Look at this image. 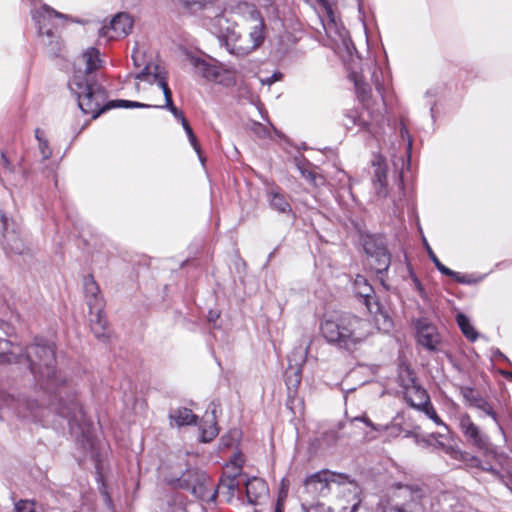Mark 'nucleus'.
<instances>
[{
	"mask_svg": "<svg viewBox=\"0 0 512 512\" xmlns=\"http://www.w3.org/2000/svg\"><path fill=\"white\" fill-rule=\"evenodd\" d=\"M24 361L36 384L48 393H55L58 402L54 410L67 420L71 433L84 435L88 430L85 413L74 394L66 386L65 377L56 368L55 346L48 340L36 337L25 349L18 343L0 339V363H21Z\"/></svg>",
	"mask_w": 512,
	"mask_h": 512,
	"instance_id": "obj_1",
	"label": "nucleus"
},
{
	"mask_svg": "<svg viewBox=\"0 0 512 512\" xmlns=\"http://www.w3.org/2000/svg\"><path fill=\"white\" fill-rule=\"evenodd\" d=\"M99 51L96 48L87 49L78 60L79 69L75 71L69 83L71 92L78 100V106L84 114L91 115L96 119L101 113L111 108H167L177 119L184 117L173 104L172 92L168 87L165 71L154 63H147L145 67L136 74V79L146 81L150 84H157L162 90L165 98V105H149L129 100H113L106 102L107 94L104 88L96 82L92 73L101 66Z\"/></svg>",
	"mask_w": 512,
	"mask_h": 512,
	"instance_id": "obj_2",
	"label": "nucleus"
},
{
	"mask_svg": "<svg viewBox=\"0 0 512 512\" xmlns=\"http://www.w3.org/2000/svg\"><path fill=\"white\" fill-rule=\"evenodd\" d=\"M234 13L248 31L247 36L236 30L239 24L233 21L226 11L211 20L210 28L230 54L244 57L264 42L265 23L257 8L248 3L238 4Z\"/></svg>",
	"mask_w": 512,
	"mask_h": 512,
	"instance_id": "obj_3",
	"label": "nucleus"
},
{
	"mask_svg": "<svg viewBox=\"0 0 512 512\" xmlns=\"http://www.w3.org/2000/svg\"><path fill=\"white\" fill-rule=\"evenodd\" d=\"M381 506L382 512H439L438 499L420 484H397Z\"/></svg>",
	"mask_w": 512,
	"mask_h": 512,
	"instance_id": "obj_4",
	"label": "nucleus"
},
{
	"mask_svg": "<svg viewBox=\"0 0 512 512\" xmlns=\"http://www.w3.org/2000/svg\"><path fill=\"white\" fill-rule=\"evenodd\" d=\"M341 483H343V478L329 470L319 471L308 476L304 481L301 496L310 505L308 512L314 511L315 506L313 502L316 499L327 496L330 492H333L334 486H339ZM344 484H347L352 489V492L356 491L353 484H349L346 481H344Z\"/></svg>",
	"mask_w": 512,
	"mask_h": 512,
	"instance_id": "obj_5",
	"label": "nucleus"
},
{
	"mask_svg": "<svg viewBox=\"0 0 512 512\" xmlns=\"http://www.w3.org/2000/svg\"><path fill=\"white\" fill-rule=\"evenodd\" d=\"M343 323L342 349L348 352L357 350L377 328L369 320L349 312H343Z\"/></svg>",
	"mask_w": 512,
	"mask_h": 512,
	"instance_id": "obj_6",
	"label": "nucleus"
},
{
	"mask_svg": "<svg viewBox=\"0 0 512 512\" xmlns=\"http://www.w3.org/2000/svg\"><path fill=\"white\" fill-rule=\"evenodd\" d=\"M189 61L194 68L195 74L203 77L207 81L225 87H231L236 84V71L232 68L195 56L189 57Z\"/></svg>",
	"mask_w": 512,
	"mask_h": 512,
	"instance_id": "obj_7",
	"label": "nucleus"
},
{
	"mask_svg": "<svg viewBox=\"0 0 512 512\" xmlns=\"http://www.w3.org/2000/svg\"><path fill=\"white\" fill-rule=\"evenodd\" d=\"M32 18L35 21L39 36L42 38L45 45L51 46L54 51L58 46L56 36L57 19H64L66 16L53 10L48 5H42L39 9H34L31 12Z\"/></svg>",
	"mask_w": 512,
	"mask_h": 512,
	"instance_id": "obj_8",
	"label": "nucleus"
},
{
	"mask_svg": "<svg viewBox=\"0 0 512 512\" xmlns=\"http://www.w3.org/2000/svg\"><path fill=\"white\" fill-rule=\"evenodd\" d=\"M354 291L356 295L364 299V304L366 305L368 311L374 315V322L379 330H389L391 327V320L387 313L381 310L378 303L373 302V288L367 282L366 278L357 275L354 280Z\"/></svg>",
	"mask_w": 512,
	"mask_h": 512,
	"instance_id": "obj_9",
	"label": "nucleus"
},
{
	"mask_svg": "<svg viewBox=\"0 0 512 512\" xmlns=\"http://www.w3.org/2000/svg\"><path fill=\"white\" fill-rule=\"evenodd\" d=\"M179 485L190 489L191 493L203 502H215L218 490L212 479L204 473L189 471L179 479Z\"/></svg>",
	"mask_w": 512,
	"mask_h": 512,
	"instance_id": "obj_10",
	"label": "nucleus"
},
{
	"mask_svg": "<svg viewBox=\"0 0 512 512\" xmlns=\"http://www.w3.org/2000/svg\"><path fill=\"white\" fill-rule=\"evenodd\" d=\"M457 421L461 432L471 445L485 452L491 449L489 437L472 421L470 415L459 413Z\"/></svg>",
	"mask_w": 512,
	"mask_h": 512,
	"instance_id": "obj_11",
	"label": "nucleus"
},
{
	"mask_svg": "<svg viewBox=\"0 0 512 512\" xmlns=\"http://www.w3.org/2000/svg\"><path fill=\"white\" fill-rule=\"evenodd\" d=\"M322 3L325 5L328 16V20L322 23L326 35L332 40L337 49L343 47L351 54V49H354V47L348 32L335 21L332 9L325 4V1Z\"/></svg>",
	"mask_w": 512,
	"mask_h": 512,
	"instance_id": "obj_12",
	"label": "nucleus"
},
{
	"mask_svg": "<svg viewBox=\"0 0 512 512\" xmlns=\"http://www.w3.org/2000/svg\"><path fill=\"white\" fill-rule=\"evenodd\" d=\"M343 328V313L326 315L320 324L324 339L339 349H342Z\"/></svg>",
	"mask_w": 512,
	"mask_h": 512,
	"instance_id": "obj_13",
	"label": "nucleus"
},
{
	"mask_svg": "<svg viewBox=\"0 0 512 512\" xmlns=\"http://www.w3.org/2000/svg\"><path fill=\"white\" fill-rule=\"evenodd\" d=\"M133 20L127 13H118L110 21L109 25H104L99 30L100 37L108 40L126 37L132 30Z\"/></svg>",
	"mask_w": 512,
	"mask_h": 512,
	"instance_id": "obj_14",
	"label": "nucleus"
},
{
	"mask_svg": "<svg viewBox=\"0 0 512 512\" xmlns=\"http://www.w3.org/2000/svg\"><path fill=\"white\" fill-rule=\"evenodd\" d=\"M37 404L35 401L26 399H15L10 394H0V410L8 409L13 410L17 415L23 418H36L37 414L35 408Z\"/></svg>",
	"mask_w": 512,
	"mask_h": 512,
	"instance_id": "obj_15",
	"label": "nucleus"
},
{
	"mask_svg": "<svg viewBox=\"0 0 512 512\" xmlns=\"http://www.w3.org/2000/svg\"><path fill=\"white\" fill-rule=\"evenodd\" d=\"M379 118L371 115L370 111L364 110L358 112L357 110H349L345 114L344 125L347 129H352L358 126L360 129H365L370 133H376L375 126L379 124Z\"/></svg>",
	"mask_w": 512,
	"mask_h": 512,
	"instance_id": "obj_16",
	"label": "nucleus"
},
{
	"mask_svg": "<svg viewBox=\"0 0 512 512\" xmlns=\"http://www.w3.org/2000/svg\"><path fill=\"white\" fill-rule=\"evenodd\" d=\"M415 326L419 344L428 350H435L437 345L440 343V337L436 327L426 319L417 320Z\"/></svg>",
	"mask_w": 512,
	"mask_h": 512,
	"instance_id": "obj_17",
	"label": "nucleus"
},
{
	"mask_svg": "<svg viewBox=\"0 0 512 512\" xmlns=\"http://www.w3.org/2000/svg\"><path fill=\"white\" fill-rule=\"evenodd\" d=\"M409 383L404 385V395L407 402L414 408L421 409L428 404L429 396L424 388L418 385L408 371Z\"/></svg>",
	"mask_w": 512,
	"mask_h": 512,
	"instance_id": "obj_18",
	"label": "nucleus"
},
{
	"mask_svg": "<svg viewBox=\"0 0 512 512\" xmlns=\"http://www.w3.org/2000/svg\"><path fill=\"white\" fill-rule=\"evenodd\" d=\"M83 284L86 304L89 307L90 314H94V311H103L104 301L94 278L91 275L86 276Z\"/></svg>",
	"mask_w": 512,
	"mask_h": 512,
	"instance_id": "obj_19",
	"label": "nucleus"
},
{
	"mask_svg": "<svg viewBox=\"0 0 512 512\" xmlns=\"http://www.w3.org/2000/svg\"><path fill=\"white\" fill-rule=\"evenodd\" d=\"M461 394L469 404L491 417L494 422L498 425L501 433H504L502 426L498 422L497 414L494 412L492 406L482 397L474 393V390L470 387H462Z\"/></svg>",
	"mask_w": 512,
	"mask_h": 512,
	"instance_id": "obj_20",
	"label": "nucleus"
},
{
	"mask_svg": "<svg viewBox=\"0 0 512 512\" xmlns=\"http://www.w3.org/2000/svg\"><path fill=\"white\" fill-rule=\"evenodd\" d=\"M246 496L250 504H259L269 493L266 482L258 477L248 479L245 483Z\"/></svg>",
	"mask_w": 512,
	"mask_h": 512,
	"instance_id": "obj_21",
	"label": "nucleus"
},
{
	"mask_svg": "<svg viewBox=\"0 0 512 512\" xmlns=\"http://www.w3.org/2000/svg\"><path fill=\"white\" fill-rule=\"evenodd\" d=\"M267 198L270 207L278 213L290 215L292 207L287 195L278 186H272L267 191Z\"/></svg>",
	"mask_w": 512,
	"mask_h": 512,
	"instance_id": "obj_22",
	"label": "nucleus"
},
{
	"mask_svg": "<svg viewBox=\"0 0 512 512\" xmlns=\"http://www.w3.org/2000/svg\"><path fill=\"white\" fill-rule=\"evenodd\" d=\"M364 249L369 256V265L372 269L377 273H382L388 269L390 265V255L385 247L378 246L375 251L372 252L370 244L365 243Z\"/></svg>",
	"mask_w": 512,
	"mask_h": 512,
	"instance_id": "obj_23",
	"label": "nucleus"
},
{
	"mask_svg": "<svg viewBox=\"0 0 512 512\" xmlns=\"http://www.w3.org/2000/svg\"><path fill=\"white\" fill-rule=\"evenodd\" d=\"M90 321L92 332L98 339L104 340L109 336L107 320L103 311H94V314H91Z\"/></svg>",
	"mask_w": 512,
	"mask_h": 512,
	"instance_id": "obj_24",
	"label": "nucleus"
},
{
	"mask_svg": "<svg viewBox=\"0 0 512 512\" xmlns=\"http://www.w3.org/2000/svg\"><path fill=\"white\" fill-rule=\"evenodd\" d=\"M196 418V415L187 408L174 409L169 414L171 425L174 423L178 427L193 424Z\"/></svg>",
	"mask_w": 512,
	"mask_h": 512,
	"instance_id": "obj_25",
	"label": "nucleus"
},
{
	"mask_svg": "<svg viewBox=\"0 0 512 512\" xmlns=\"http://www.w3.org/2000/svg\"><path fill=\"white\" fill-rule=\"evenodd\" d=\"M373 185L377 195L383 197L387 195V171L380 163L375 165Z\"/></svg>",
	"mask_w": 512,
	"mask_h": 512,
	"instance_id": "obj_26",
	"label": "nucleus"
},
{
	"mask_svg": "<svg viewBox=\"0 0 512 512\" xmlns=\"http://www.w3.org/2000/svg\"><path fill=\"white\" fill-rule=\"evenodd\" d=\"M438 446H440L447 454H449L453 459L461 460V461H468L472 466H479L480 459L471 456L466 452L461 451L460 449L453 447V446H447L444 445L441 442H438Z\"/></svg>",
	"mask_w": 512,
	"mask_h": 512,
	"instance_id": "obj_27",
	"label": "nucleus"
},
{
	"mask_svg": "<svg viewBox=\"0 0 512 512\" xmlns=\"http://www.w3.org/2000/svg\"><path fill=\"white\" fill-rule=\"evenodd\" d=\"M456 321L462 333L465 335L467 339L471 341H475L477 339L478 334L466 315L462 313L457 314Z\"/></svg>",
	"mask_w": 512,
	"mask_h": 512,
	"instance_id": "obj_28",
	"label": "nucleus"
},
{
	"mask_svg": "<svg viewBox=\"0 0 512 512\" xmlns=\"http://www.w3.org/2000/svg\"><path fill=\"white\" fill-rule=\"evenodd\" d=\"M285 382L288 390L296 391L301 382L300 367H289L285 372Z\"/></svg>",
	"mask_w": 512,
	"mask_h": 512,
	"instance_id": "obj_29",
	"label": "nucleus"
},
{
	"mask_svg": "<svg viewBox=\"0 0 512 512\" xmlns=\"http://www.w3.org/2000/svg\"><path fill=\"white\" fill-rule=\"evenodd\" d=\"M5 248L15 254H22L24 252V244L15 233H7L4 235Z\"/></svg>",
	"mask_w": 512,
	"mask_h": 512,
	"instance_id": "obj_30",
	"label": "nucleus"
},
{
	"mask_svg": "<svg viewBox=\"0 0 512 512\" xmlns=\"http://www.w3.org/2000/svg\"><path fill=\"white\" fill-rule=\"evenodd\" d=\"M35 137H36V139L39 142V150H40V153L42 155V158L44 160L49 159L51 154H52V150L49 147V142H48V140H47V138L45 136L44 131L41 130L40 128H37L35 130Z\"/></svg>",
	"mask_w": 512,
	"mask_h": 512,
	"instance_id": "obj_31",
	"label": "nucleus"
},
{
	"mask_svg": "<svg viewBox=\"0 0 512 512\" xmlns=\"http://www.w3.org/2000/svg\"><path fill=\"white\" fill-rule=\"evenodd\" d=\"M238 485L239 482L235 477H229L220 481L218 490L223 494L226 493L228 500H230L233 497V493L237 489Z\"/></svg>",
	"mask_w": 512,
	"mask_h": 512,
	"instance_id": "obj_32",
	"label": "nucleus"
},
{
	"mask_svg": "<svg viewBox=\"0 0 512 512\" xmlns=\"http://www.w3.org/2000/svg\"><path fill=\"white\" fill-rule=\"evenodd\" d=\"M210 424L207 427H201V439L203 442H209L214 439L218 434L216 427L215 417L212 416L209 420Z\"/></svg>",
	"mask_w": 512,
	"mask_h": 512,
	"instance_id": "obj_33",
	"label": "nucleus"
},
{
	"mask_svg": "<svg viewBox=\"0 0 512 512\" xmlns=\"http://www.w3.org/2000/svg\"><path fill=\"white\" fill-rule=\"evenodd\" d=\"M420 410H422L435 424L439 426H443L446 431H448V426L441 420V418L437 415L434 407L431 405L430 401L428 404L423 406Z\"/></svg>",
	"mask_w": 512,
	"mask_h": 512,
	"instance_id": "obj_34",
	"label": "nucleus"
},
{
	"mask_svg": "<svg viewBox=\"0 0 512 512\" xmlns=\"http://www.w3.org/2000/svg\"><path fill=\"white\" fill-rule=\"evenodd\" d=\"M15 512H41L37 504L30 500H20L15 503Z\"/></svg>",
	"mask_w": 512,
	"mask_h": 512,
	"instance_id": "obj_35",
	"label": "nucleus"
},
{
	"mask_svg": "<svg viewBox=\"0 0 512 512\" xmlns=\"http://www.w3.org/2000/svg\"><path fill=\"white\" fill-rule=\"evenodd\" d=\"M180 3L189 10L200 9L208 4L213 3L214 0H179Z\"/></svg>",
	"mask_w": 512,
	"mask_h": 512,
	"instance_id": "obj_36",
	"label": "nucleus"
},
{
	"mask_svg": "<svg viewBox=\"0 0 512 512\" xmlns=\"http://www.w3.org/2000/svg\"><path fill=\"white\" fill-rule=\"evenodd\" d=\"M436 268L444 275L453 277L455 280H457L460 283H467V281L461 277L457 272H454L453 270L449 269L445 265H443L441 262L436 265Z\"/></svg>",
	"mask_w": 512,
	"mask_h": 512,
	"instance_id": "obj_37",
	"label": "nucleus"
},
{
	"mask_svg": "<svg viewBox=\"0 0 512 512\" xmlns=\"http://www.w3.org/2000/svg\"><path fill=\"white\" fill-rule=\"evenodd\" d=\"M356 421L363 422L366 426L372 428L375 431H381V430L387 429V426L375 425L366 415H362V416L353 418L351 420V423H354Z\"/></svg>",
	"mask_w": 512,
	"mask_h": 512,
	"instance_id": "obj_38",
	"label": "nucleus"
},
{
	"mask_svg": "<svg viewBox=\"0 0 512 512\" xmlns=\"http://www.w3.org/2000/svg\"><path fill=\"white\" fill-rule=\"evenodd\" d=\"M252 130L256 136L259 138H266L270 135V130L267 126H264L260 123H254Z\"/></svg>",
	"mask_w": 512,
	"mask_h": 512,
	"instance_id": "obj_39",
	"label": "nucleus"
},
{
	"mask_svg": "<svg viewBox=\"0 0 512 512\" xmlns=\"http://www.w3.org/2000/svg\"><path fill=\"white\" fill-rule=\"evenodd\" d=\"M351 76L353 77L355 87L359 93H362L363 95L368 92V86L362 82L361 77H359L356 73H352Z\"/></svg>",
	"mask_w": 512,
	"mask_h": 512,
	"instance_id": "obj_40",
	"label": "nucleus"
},
{
	"mask_svg": "<svg viewBox=\"0 0 512 512\" xmlns=\"http://www.w3.org/2000/svg\"><path fill=\"white\" fill-rule=\"evenodd\" d=\"M239 437V433L237 430L230 432L228 436L222 438L223 445L226 447L232 446L233 442L236 441Z\"/></svg>",
	"mask_w": 512,
	"mask_h": 512,
	"instance_id": "obj_41",
	"label": "nucleus"
},
{
	"mask_svg": "<svg viewBox=\"0 0 512 512\" xmlns=\"http://www.w3.org/2000/svg\"><path fill=\"white\" fill-rule=\"evenodd\" d=\"M189 142L190 144L192 145L193 149L197 152V154L199 155L200 157V160L203 162L204 159L201 157V149H200V145L197 141V138L196 136L193 134L192 136H190L189 138Z\"/></svg>",
	"mask_w": 512,
	"mask_h": 512,
	"instance_id": "obj_42",
	"label": "nucleus"
},
{
	"mask_svg": "<svg viewBox=\"0 0 512 512\" xmlns=\"http://www.w3.org/2000/svg\"><path fill=\"white\" fill-rule=\"evenodd\" d=\"M219 317L220 313L218 311L210 310L208 312L207 318L209 322L215 323Z\"/></svg>",
	"mask_w": 512,
	"mask_h": 512,
	"instance_id": "obj_43",
	"label": "nucleus"
},
{
	"mask_svg": "<svg viewBox=\"0 0 512 512\" xmlns=\"http://www.w3.org/2000/svg\"><path fill=\"white\" fill-rule=\"evenodd\" d=\"M427 251H428L429 258L432 260V262L435 264V266L437 264H439L440 260L437 258V256L435 255V253L432 251V249L429 246L427 247Z\"/></svg>",
	"mask_w": 512,
	"mask_h": 512,
	"instance_id": "obj_44",
	"label": "nucleus"
},
{
	"mask_svg": "<svg viewBox=\"0 0 512 512\" xmlns=\"http://www.w3.org/2000/svg\"><path fill=\"white\" fill-rule=\"evenodd\" d=\"M276 80H278V78H277L276 74H274V75H272V76H270V77H268V78H266V79H262V80H261V82H262V84H264V85H271V84H273Z\"/></svg>",
	"mask_w": 512,
	"mask_h": 512,
	"instance_id": "obj_45",
	"label": "nucleus"
},
{
	"mask_svg": "<svg viewBox=\"0 0 512 512\" xmlns=\"http://www.w3.org/2000/svg\"><path fill=\"white\" fill-rule=\"evenodd\" d=\"M283 510H284V502H283V499L281 497H279L277 500L274 512H283Z\"/></svg>",
	"mask_w": 512,
	"mask_h": 512,
	"instance_id": "obj_46",
	"label": "nucleus"
},
{
	"mask_svg": "<svg viewBox=\"0 0 512 512\" xmlns=\"http://www.w3.org/2000/svg\"><path fill=\"white\" fill-rule=\"evenodd\" d=\"M6 226H7V219L4 216V214L2 213V211L0 210V230H6Z\"/></svg>",
	"mask_w": 512,
	"mask_h": 512,
	"instance_id": "obj_47",
	"label": "nucleus"
},
{
	"mask_svg": "<svg viewBox=\"0 0 512 512\" xmlns=\"http://www.w3.org/2000/svg\"><path fill=\"white\" fill-rule=\"evenodd\" d=\"M139 57H140V53L138 51L134 50L132 53V59H133L134 65L137 67L140 66Z\"/></svg>",
	"mask_w": 512,
	"mask_h": 512,
	"instance_id": "obj_48",
	"label": "nucleus"
},
{
	"mask_svg": "<svg viewBox=\"0 0 512 512\" xmlns=\"http://www.w3.org/2000/svg\"><path fill=\"white\" fill-rule=\"evenodd\" d=\"M180 122H181V124H182V126H183V128H184V129H187L188 127H190V125H189V123H188V121L186 120V118H185V117H183L182 119H180Z\"/></svg>",
	"mask_w": 512,
	"mask_h": 512,
	"instance_id": "obj_49",
	"label": "nucleus"
},
{
	"mask_svg": "<svg viewBox=\"0 0 512 512\" xmlns=\"http://www.w3.org/2000/svg\"><path fill=\"white\" fill-rule=\"evenodd\" d=\"M184 130H185V132H186V134H187L188 138L194 134V133H193V130H192V128H191V126H190V127H188L187 129H184Z\"/></svg>",
	"mask_w": 512,
	"mask_h": 512,
	"instance_id": "obj_50",
	"label": "nucleus"
},
{
	"mask_svg": "<svg viewBox=\"0 0 512 512\" xmlns=\"http://www.w3.org/2000/svg\"><path fill=\"white\" fill-rule=\"evenodd\" d=\"M184 130H185V132H186V134H187L188 138L194 134V133H193V130H192V128H191V126H190V127H188L187 129H184Z\"/></svg>",
	"mask_w": 512,
	"mask_h": 512,
	"instance_id": "obj_51",
	"label": "nucleus"
},
{
	"mask_svg": "<svg viewBox=\"0 0 512 512\" xmlns=\"http://www.w3.org/2000/svg\"><path fill=\"white\" fill-rule=\"evenodd\" d=\"M415 284H416V287L419 290V292L422 293L423 288H422L420 282L417 279H415Z\"/></svg>",
	"mask_w": 512,
	"mask_h": 512,
	"instance_id": "obj_52",
	"label": "nucleus"
},
{
	"mask_svg": "<svg viewBox=\"0 0 512 512\" xmlns=\"http://www.w3.org/2000/svg\"><path fill=\"white\" fill-rule=\"evenodd\" d=\"M317 180H318V177H316L315 175H311V181H313L315 185L319 184Z\"/></svg>",
	"mask_w": 512,
	"mask_h": 512,
	"instance_id": "obj_53",
	"label": "nucleus"
},
{
	"mask_svg": "<svg viewBox=\"0 0 512 512\" xmlns=\"http://www.w3.org/2000/svg\"><path fill=\"white\" fill-rule=\"evenodd\" d=\"M105 498H106L107 501H110V498H109V496L107 494H105Z\"/></svg>",
	"mask_w": 512,
	"mask_h": 512,
	"instance_id": "obj_54",
	"label": "nucleus"
},
{
	"mask_svg": "<svg viewBox=\"0 0 512 512\" xmlns=\"http://www.w3.org/2000/svg\"><path fill=\"white\" fill-rule=\"evenodd\" d=\"M320 2H324V0H319Z\"/></svg>",
	"mask_w": 512,
	"mask_h": 512,
	"instance_id": "obj_55",
	"label": "nucleus"
}]
</instances>
